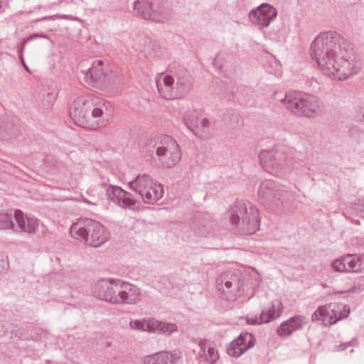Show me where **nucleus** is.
I'll list each match as a JSON object with an SVG mask.
<instances>
[{"label":"nucleus","instance_id":"12","mask_svg":"<svg viewBox=\"0 0 364 364\" xmlns=\"http://www.w3.org/2000/svg\"><path fill=\"white\" fill-rule=\"evenodd\" d=\"M245 275L231 271L222 273L217 279V287L228 300L234 301L245 291Z\"/></svg>","mask_w":364,"mask_h":364},{"label":"nucleus","instance_id":"13","mask_svg":"<svg viewBox=\"0 0 364 364\" xmlns=\"http://www.w3.org/2000/svg\"><path fill=\"white\" fill-rule=\"evenodd\" d=\"M186 127L199 139H209L213 135V124L207 117H202L200 112L189 109L183 115Z\"/></svg>","mask_w":364,"mask_h":364},{"label":"nucleus","instance_id":"33","mask_svg":"<svg viewBox=\"0 0 364 364\" xmlns=\"http://www.w3.org/2000/svg\"><path fill=\"white\" fill-rule=\"evenodd\" d=\"M247 323L250 325H260L264 323L261 319V315L259 317H247Z\"/></svg>","mask_w":364,"mask_h":364},{"label":"nucleus","instance_id":"31","mask_svg":"<svg viewBox=\"0 0 364 364\" xmlns=\"http://www.w3.org/2000/svg\"><path fill=\"white\" fill-rule=\"evenodd\" d=\"M151 320L147 322L140 320H134L130 321V327L132 329L147 331L151 332Z\"/></svg>","mask_w":364,"mask_h":364},{"label":"nucleus","instance_id":"16","mask_svg":"<svg viewBox=\"0 0 364 364\" xmlns=\"http://www.w3.org/2000/svg\"><path fill=\"white\" fill-rule=\"evenodd\" d=\"M141 291L139 287L119 279L115 304H136L141 301Z\"/></svg>","mask_w":364,"mask_h":364},{"label":"nucleus","instance_id":"10","mask_svg":"<svg viewBox=\"0 0 364 364\" xmlns=\"http://www.w3.org/2000/svg\"><path fill=\"white\" fill-rule=\"evenodd\" d=\"M156 148V165L163 168L175 166L181 159V152L178 142L171 136L164 135L158 138Z\"/></svg>","mask_w":364,"mask_h":364},{"label":"nucleus","instance_id":"1","mask_svg":"<svg viewBox=\"0 0 364 364\" xmlns=\"http://www.w3.org/2000/svg\"><path fill=\"white\" fill-rule=\"evenodd\" d=\"M310 55L325 75L335 80H345L360 68L348 42L336 32L321 33L311 44Z\"/></svg>","mask_w":364,"mask_h":364},{"label":"nucleus","instance_id":"20","mask_svg":"<svg viewBox=\"0 0 364 364\" xmlns=\"http://www.w3.org/2000/svg\"><path fill=\"white\" fill-rule=\"evenodd\" d=\"M255 338L253 334L248 332H242L240 336L233 340L227 348L228 354L235 358L255 346Z\"/></svg>","mask_w":364,"mask_h":364},{"label":"nucleus","instance_id":"2","mask_svg":"<svg viewBox=\"0 0 364 364\" xmlns=\"http://www.w3.org/2000/svg\"><path fill=\"white\" fill-rule=\"evenodd\" d=\"M109 103L92 95L80 96L74 100L69 109V115L78 126L97 129L107 123Z\"/></svg>","mask_w":364,"mask_h":364},{"label":"nucleus","instance_id":"27","mask_svg":"<svg viewBox=\"0 0 364 364\" xmlns=\"http://www.w3.org/2000/svg\"><path fill=\"white\" fill-rule=\"evenodd\" d=\"M198 346L200 348V351L205 355V360L210 364L215 363L218 358V350L212 346L210 343H207L206 341H200Z\"/></svg>","mask_w":364,"mask_h":364},{"label":"nucleus","instance_id":"5","mask_svg":"<svg viewBox=\"0 0 364 364\" xmlns=\"http://www.w3.org/2000/svg\"><path fill=\"white\" fill-rule=\"evenodd\" d=\"M260 202L267 208L282 213L291 210L294 193L285 186L272 180L263 181L258 189Z\"/></svg>","mask_w":364,"mask_h":364},{"label":"nucleus","instance_id":"28","mask_svg":"<svg viewBox=\"0 0 364 364\" xmlns=\"http://www.w3.org/2000/svg\"><path fill=\"white\" fill-rule=\"evenodd\" d=\"M312 321H321L325 326L329 325L330 315L327 305L320 306L311 316Z\"/></svg>","mask_w":364,"mask_h":364},{"label":"nucleus","instance_id":"15","mask_svg":"<svg viewBox=\"0 0 364 364\" xmlns=\"http://www.w3.org/2000/svg\"><path fill=\"white\" fill-rule=\"evenodd\" d=\"M331 266L338 272L360 273L364 271V256L346 255L336 259Z\"/></svg>","mask_w":364,"mask_h":364},{"label":"nucleus","instance_id":"36","mask_svg":"<svg viewBox=\"0 0 364 364\" xmlns=\"http://www.w3.org/2000/svg\"><path fill=\"white\" fill-rule=\"evenodd\" d=\"M356 341V340L353 339L350 342L343 343L338 346V350H346L348 346H353L354 344V342Z\"/></svg>","mask_w":364,"mask_h":364},{"label":"nucleus","instance_id":"3","mask_svg":"<svg viewBox=\"0 0 364 364\" xmlns=\"http://www.w3.org/2000/svg\"><path fill=\"white\" fill-rule=\"evenodd\" d=\"M275 99L279 101L287 109L299 117L313 118L320 116L324 112V106L316 97L297 91L276 92Z\"/></svg>","mask_w":364,"mask_h":364},{"label":"nucleus","instance_id":"24","mask_svg":"<svg viewBox=\"0 0 364 364\" xmlns=\"http://www.w3.org/2000/svg\"><path fill=\"white\" fill-rule=\"evenodd\" d=\"M178 358L177 355L169 352H159L146 356L144 364H175Z\"/></svg>","mask_w":364,"mask_h":364},{"label":"nucleus","instance_id":"35","mask_svg":"<svg viewBox=\"0 0 364 364\" xmlns=\"http://www.w3.org/2000/svg\"><path fill=\"white\" fill-rule=\"evenodd\" d=\"M26 42H27V40H23L21 42V46H20V47L18 49V55H19V58H20V60L21 61V63H24L23 58V50L24 46H25Z\"/></svg>","mask_w":364,"mask_h":364},{"label":"nucleus","instance_id":"32","mask_svg":"<svg viewBox=\"0 0 364 364\" xmlns=\"http://www.w3.org/2000/svg\"><path fill=\"white\" fill-rule=\"evenodd\" d=\"M350 313V307L348 305L340 304L338 321L347 318Z\"/></svg>","mask_w":364,"mask_h":364},{"label":"nucleus","instance_id":"14","mask_svg":"<svg viewBox=\"0 0 364 364\" xmlns=\"http://www.w3.org/2000/svg\"><path fill=\"white\" fill-rule=\"evenodd\" d=\"M103 187L107 198L119 207L131 210L139 207V201L135 199L132 193L124 191L119 186L107 185L104 183Z\"/></svg>","mask_w":364,"mask_h":364},{"label":"nucleus","instance_id":"38","mask_svg":"<svg viewBox=\"0 0 364 364\" xmlns=\"http://www.w3.org/2000/svg\"><path fill=\"white\" fill-rule=\"evenodd\" d=\"M358 113L360 114V117H359V119L361 120V121H363L364 122V105L361 107H360L359 109V111H358Z\"/></svg>","mask_w":364,"mask_h":364},{"label":"nucleus","instance_id":"7","mask_svg":"<svg viewBox=\"0 0 364 364\" xmlns=\"http://www.w3.org/2000/svg\"><path fill=\"white\" fill-rule=\"evenodd\" d=\"M230 223L244 234H253L259 227L260 220L257 207L247 200H237L231 208Z\"/></svg>","mask_w":364,"mask_h":364},{"label":"nucleus","instance_id":"34","mask_svg":"<svg viewBox=\"0 0 364 364\" xmlns=\"http://www.w3.org/2000/svg\"><path fill=\"white\" fill-rule=\"evenodd\" d=\"M203 228H196V226H194L195 231L196 234L201 235V236H205L207 234H208L210 232L208 230V224H203L202 225Z\"/></svg>","mask_w":364,"mask_h":364},{"label":"nucleus","instance_id":"37","mask_svg":"<svg viewBox=\"0 0 364 364\" xmlns=\"http://www.w3.org/2000/svg\"><path fill=\"white\" fill-rule=\"evenodd\" d=\"M0 337H3L6 335V333L8 331V328H6V325L0 324Z\"/></svg>","mask_w":364,"mask_h":364},{"label":"nucleus","instance_id":"18","mask_svg":"<svg viewBox=\"0 0 364 364\" xmlns=\"http://www.w3.org/2000/svg\"><path fill=\"white\" fill-rule=\"evenodd\" d=\"M119 282V279H102L94 286L93 294L100 299L115 304Z\"/></svg>","mask_w":364,"mask_h":364},{"label":"nucleus","instance_id":"19","mask_svg":"<svg viewBox=\"0 0 364 364\" xmlns=\"http://www.w3.org/2000/svg\"><path fill=\"white\" fill-rule=\"evenodd\" d=\"M104 61L99 60L92 63L87 70H82L85 82L95 87H102L105 85L108 80V74L104 70Z\"/></svg>","mask_w":364,"mask_h":364},{"label":"nucleus","instance_id":"42","mask_svg":"<svg viewBox=\"0 0 364 364\" xmlns=\"http://www.w3.org/2000/svg\"><path fill=\"white\" fill-rule=\"evenodd\" d=\"M22 65L27 71H29L28 68L27 67L25 63H22Z\"/></svg>","mask_w":364,"mask_h":364},{"label":"nucleus","instance_id":"23","mask_svg":"<svg viewBox=\"0 0 364 364\" xmlns=\"http://www.w3.org/2000/svg\"><path fill=\"white\" fill-rule=\"evenodd\" d=\"M10 338H18L22 340H36L38 334L31 326L12 325L10 331Z\"/></svg>","mask_w":364,"mask_h":364},{"label":"nucleus","instance_id":"6","mask_svg":"<svg viewBox=\"0 0 364 364\" xmlns=\"http://www.w3.org/2000/svg\"><path fill=\"white\" fill-rule=\"evenodd\" d=\"M70 233L74 238L95 247L100 246L109 238V232L105 226L88 218H80L73 223Z\"/></svg>","mask_w":364,"mask_h":364},{"label":"nucleus","instance_id":"22","mask_svg":"<svg viewBox=\"0 0 364 364\" xmlns=\"http://www.w3.org/2000/svg\"><path fill=\"white\" fill-rule=\"evenodd\" d=\"M306 323L307 318L304 316L296 315L282 322L277 332L280 337L289 336L293 332L301 330Z\"/></svg>","mask_w":364,"mask_h":364},{"label":"nucleus","instance_id":"29","mask_svg":"<svg viewBox=\"0 0 364 364\" xmlns=\"http://www.w3.org/2000/svg\"><path fill=\"white\" fill-rule=\"evenodd\" d=\"M15 230L12 212L0 213V230Z\"/></svg>","mask_w":364,"mask_h":364},{"label":"nucleus","instance_id":"21","mask_svg":"<svg viewBox=\"0 0 364 364\" xmlns=\"http://www.w3.org/2000/svg\"><path fill=\"white\" fill-rule=\"evenodd\" d=\"M14 218L17 225L15 226V230L17 232H26L28 234L36 233L39 226V221L33 216H28L25 215L21 210H15Z\"/></svg>","mask_w":364,"mask_h":364},{"label":"nucleus","instance_id":"30","mask_svg":"<svg viewBox=\"0 0 364 364\" xmlns=\"http://www.w3.org/2000/svg\"><path fill=\"white\" fill-rule=\"evenodd\" d=\"M326 305L328 306V310H329V325L335 324L338 321V315L339 312L340 304L331 303Z\"/></svg>","mask_w":364,"mask_h":364},{"label":"nucleus","instance_id":"26","mask_svg":"<svg viewBox=\"0 0 364 364\" xmlns=\"http://www.w3.org/2000/svg\"><path fill=\"white\" fill-rule=\"evenodd\" d=\"M178 330L176 324L173 323H165L155 319L151 320V332L162 333L166 336L171 335Z\"/></svg>","mask_w":364,"mask_h":364},{"label":"nucleus","instance_id":"8","mask_svg":"<svg viewBox=\"0 0 364 364\" xmlns=\"http://www.w3.org/2000/svg\"><path fill=\"white\" fill-rule=\"evenodd\" d=\"M170 75L156 79V87L160 95L166 99L172 97V90L175 80L176 89L181 95L187 94L192 85V76L183 66L173 64L169 67Z\"/></svg>","mask_w":364,"mask_h":364},{"label":"nucleus","instance_id":"9","mask_svg":"<svg viewBox=\"0 0 364 364\" xmlns=\"http://www.w3.org/2000/svg\"><path fill=\"white\" fill-rule=\"evenodd\" d=\"M132 8L136 16L156 23H166L172 18L173 10L166 0H136Z\"/></svg>","mask_w":364,"mask_h":364},{"label":"nucleus","instance_id":"4","mask_svg":"<svg viewBox=\"0 0 364 364\" xmlns=\"http://www.w3.org/2000/svg\"><path fill=\"white\" fill-rule=\"evenodd\" d=\"M296 151L283 145H277L271 150H262L259 157L262 168L272 175L282 177L298 168L295 159Z\"/></svg>","mask_w":364,"mask_h":364},{"label":"nucleus","instance_id":"40","mask_svg":"<svg viewBox=\"0 0 364 364\" xmlns=\"http://www.w3.org/2000/svg\"><path fill=\"white\" fill-rule=\"evenodd\" d=\"M350 132L351 135H353L355 133H357L358 136H360V134H363V133L360 132V131L357 129H353Z\"/></svg>","mask_w":364,"mask_h":364},{"label":"nucleus","instance_id":"25","mask_svg":"<svg viewBox=\"0 0 364 364\" xmlns=\"http://www.w3.org/2000/svg\"><path fill=\"white\" fill-rule=\"evenodd\" d=\"M283 311V305L281 301L274 300L272 301L271 307L267 311H262L260 314L261 319L267 323L278 318Z\"/></svg>","mask_w":364,"mask_h":364},{"label":"nucleus","instance_id":"17","mask_svg":"<svg viewBox=\"0 0 364 364\" xmlns=\"http://www.w3.org/2000/svg\"><path fill=\"white\" fill-rule=\"evenodd\" d=\"M277 16L275 8L263 3L249 13L250 21L259 28L267 27Z\"/></svg>","mask_w":364,"mask_h":364},{"label":"nucleus","instance_id":"39","mask_svg":"<svg viewBox=\"0 0 364 364\" xmlns=\"http://www.w3.org/2000/svg\"><path fill=\"white\" fill-rule=\"evenodd\" d=\"M46 35H44V34H38V33H35V34H33V35L31 36H30L28 39H26V40H27V41H28V40H30V39H33V38H46Z\"/></svg>","mask_w":364,"mask_h":364},{"label":"nucleus","instance_id":"43","mask_svg":"<svg viewBox=\"0 0 364 364\" xmlns=\"http://www.w3.org/2000/svg\"><path fill=\"white\" fill-rule=\"evenodd\" d=\"M56 16H49V17H46L45 18L46 19H51V18H53V17H55Z\"/></svg>","mask_w":364,"mask_h":364},{"label":"nucleus","instance_id":"41","mask_svg":"<svg viewBox=\"0 0 364 364\" xmlns=\"http://www.w3.org/2000/svg\"><path fill=\"white\" fill-rule=\"evenodd\" d=\"M5 269L4 265L0 266V274L2 273V272Z\"/></svg>","mask_w":364,"mask_h":364},{"label":"nucleus","instance_id":"11","mask_svg":"<svg viewBox=\"0 0 364 364\" xmlns=\"http://www.w3.org/2000/svg\"><path fill=\"white\" fill-rule=\"evenodd\" d=\"M129 188L139 195L145 203L153 204L160 200L164 194V188L161 183L155 181L146 174H139L129 182Z\"/></svg>","mask_w":364,"mask_h":364}]
</instances>
